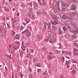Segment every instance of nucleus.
Returning <instances> with one entry per match:
<instances>
[{
    "label": "nucleus",
    "mask_w": 78,
    "mask_h": 78,
    "mask_svg": "<svg viewBox=\"0 0 78 78\" xmlns=\"http://www.w3.org/2000/svg\"><path fill=\"white\" fill-rule=\"evenodd\" d=\"M13 47L14 48V49H15V50H17V48H16V46H13Z\"/></svg>",
    "instance_id": "obj_36"
},
{
    "label": "nucleus",
    "mask_w": 78,
    "mask_h": 78,
    "mask_svg": "<svg viewBox=\"0 0 78 78\" xmlns=\"http://www.w3.org/2000/svg\"><path fill=\"white\" fill-rule=\"evenodd\" d=\"M8 56H9L8 55H5V58H8Z\"/></svg>",
    "instance_id": "obj_50"
},
{
    "label": "nucleus",
    "mask_w": 78,
    "mask_h": 78,
    "mask_svg": "<svg viewBox=\"0 0 78 78\" xmlns=\"http://www.w3.org/2000/svg\"><path fill=\"white\" fill-rule=\"evenodd\" d=\"M52 17L54 19H58V17L57 16H55V15H52Z\"/></svg>",
    "instance_id": "obj_9"
},
{
    "label": "nucleus",
    "mask_w": 78,
    "mask_h": 78,
    "mask_svg": "<svg viewBox=\"0 0 78 78\" xmlns=\"http://www.w3.org/2000/svg\"><path fill=\"white\" fill-rule=\"evenodd\" d=\"M67 68H69V67H70V64L69 65H67Z\"/></svg>",
    "instance_id": "obj_62"
},
{
    "label": "nucleus",
    "mask_w": 78,
    "mask_h": 78,
    "mask_svg": "<svg viewBox=\"0 0 78 78\" xmlns=\"http://www.w3.org/2000/svg\"><path fill=\"white\" fill-rule=\"evenodd\" d=\"M27 57L29 58V59H31V55L30 54H28L27 55Z\"/></svg>",
    "instance_id": "obj_20"
},
{
    "label": "nucleus",
    "mask_w": 78,
    "mask_h": 78,
    "mask_svg": "<svg viewBox=\"0 0 78 78\" xmlns=\"http://www.w3.org/2000/svg\"><path fill=\"white\" fill-rule=\"evenodd\" d=\"M42 75L43 76H45V75H47V73L45 72L44 73H43Z\"/></svg>",
    "instance_id": "obj_22"
},
{
    "label": "nucleus",
    "mask_w": 78,
    "mask_h": 78,
    "mask_svg": "<svg viewBox=\"0 0 78 78\" xmlns=\"http://www.w3.org/2000/svg\"><path fill=\"white\" fill-rule=\"evenodd\" d=\"M52 72V71L51 70H49V73L50 74H51V73Z\"/></svg>",
    "instance_id": "obj_48"
},
{
    "label": "nucleus",
    "mask_w": 78,
    "mask_h": 78,
    "mask_svg": "<svg viewBox=\"0 0 78 78\" xmlns=\"http://www.w3.org/2000/svg\"><path fill=\"white\" fill-rule=\"evenodd\" d=\"M20 37V36L18 34H16L15 37V39H19Z\"/></svg>",
    "instance_id": "obj_10"
},
{
    "label": "nucleus",
    "mask_w": 78,
    "mask_h": 78,
    "mask_svg": "<svg viewBox=\"0 0 78 78\" xmlns=\"http://www.w3.org/2000/svg\"><path fill=\"white\" fill-rule=\"evenodd\" d=\"M12 78H14V75L13 74H12Z\"/></svg>",
    "instance_id": "obj_60"
},
{
    "label": "nucleus",
    "mask_w": 78,
    "mask_h": 78,
    "mask_svg": "<svg viewBox=\"0 0 78 78\" xmlns=\"http://www.w3.org/2000/svg\"><path fill=\"white\" fill-rule=\"evenodd\" d=\"M50 25H51V23H48V29H50V28H51V27H50Z\"/></svg>",
    "instance_id": "obj_17"
},
{
    "label": "nucleus",
    "mask_w": 78,
    "mask_h": 78,
    "mask_svg": "<svg viewBox=\"0 0 78 78\" xmlns=\"http://www.w3.org/2000/svg\"><path fill=\"white\" fill-rule=\"evenodd\" d=\"M31 34L30 32L29 33L27 34H26V36H28V37L31 36Z\"/></svg>",
    "instance_id": "obj_21"
},
{
    "label": "nucleus",
    "mask_w": 78,
    "mask_h": 78,
    "mask_svg": "<svg viewBox=\"0 0 78 78\" xmlns=\"http://www.w3.org/2000/svg\"><path fill=\"white\" fill-rule=\"evenodd\" d=\"M32 70V69L31 67H30L29 69V71H30V72H31Z\"/></svg>",
    "instance_id": "obj_43"
},
{
    "label": "nucleus",
    "mask_w": 78,
    "mask_h": 78,
    "mask_svg": "<svg viewBox=\"0 0 78 78\" xmlns=\"http://www.w3.org/2000/svg\"><path fill=\"white\" fill-rule=\"evenodd\" d=\"M4 9L5 11H7V7L6 6H5L4 7Z\"/></svg>",
    "instance_id": "obj_30"
},
{
    "label": "nucleus",
    "mask_w": 78,
    "mask_h": 78,
    "mask_svg": "<svg viewBox=\"0 0 78 78\" xmlns=\"http://www.w3.org/2000/svg\"><path fill=\"white\" fill-rule=\"evenodd\" d=\"M56 5V2H55L54 1V6H55L56 9H58H58H59V7L58 6V5Z\"/></svg>",
    "instance_id": "obj_8"
},
{
    "label": "nucleus",
    "mask_w": 78,
    "mask_h": 78,
    "mask_svg": "<svg viewBox=\"0 0 78 78\" xmlns=\"http://www.w3.org/2000/svg\"><path fill=\"white\" fill-rule=\"evenodd\" d=\"M72 74H73V75H75V70H73L72 71Z\"/></svg>",
    "instance_id": "obj_23"
},
{
    "label": "nucleus",
    "mask_w": 78,
    "mask_h": 78,
    "mask_svg": "<svg viewBox=\"0 0 78 78\" xmlns=\"http://www.w3.org/2000/svg\"><path fill=\"white\" fill-rule=\"evenodd\" d=\"M72 9H76V7H75V6L72 7Z\"/></svg>",
    "instance_id": "obj_40"
},
{
    "label": "nucleus",
    "mask_w": 78,
    "mask_h": 78,
    "mask_svg": "<svg viewBox=\"0 0 78 78\" xmlns=\"http://www.w3.org/2000/svg\"><path fill=\"white\" fill-rule=\"evenodd\" d=\"M77 44H78V43H77L76 42H74V43H73V45H76Z\"/></svg>",
    "instance_id": "obj_41"
},
{
    "label": "nucleus",
    "mask_w": 78,
    "mask_h": 78,
    "mask_svg": "<svg viewBox=\"0 0 78 78\" xmlns=\"http://www.w3.org/2000/svg\"><path fill=\"white\" fill-rule=\"evenodd\" d=\"M31 53H33V52H34V50L31 49Z\"/></svg>",
    "instance_id": "obj_63"
},
{
    "label": "nucleus",
    "mask_w": 78,
    "mask_h": 78,
    "mask_svg": "<svg viewBox=\"0 0 78 78\" xmlns=\"http://www.w3.org/2000/svg\"><path fill=\"white\" fill-rule=\"evenodd\" d=\"M57 46L59 47V48H62L61 47V44L60 43H58L57 44Z\"/></svg>",
    "instance_id": "obj_18"
},
{
    "label": "nucleus",
    "mask_w": 78,
    "mask_h": 78,
    "mask_svg": "<svg viewBox=\"0 0 78 78\" xmlns=\"http://www.w3.org/2000/svg\"><path fill=\"white\" fill-rule=\"evenodd\" d=\"M44 30H46V27L47 26V23L46 22H45L44 23Z\"/></svg>",
    "instance_id": "obj_12"
},
{
    "label": "nucleus",
    "mask_w": 78,
    "mask_h": 78,
    "mask_svg": "<svg viewBox=\"0 0 78 78\" xmlns=\"http://www.w3.org/2000/svg\"><path fill=\"white\" fill-rule=\"evenodd\" d=\"M41 51H44V50H46V48L45 47H44L41 50Z\"/></svg>",
    "instance_id": "obj_34"
},
{
    "label": "nucleus",
    "mask_w": 78,
    "mask_h": 78,
    "mask_svg": "<svg viewBox=\"0 0 78 78\" xmlns=\"http://www.w3.org/2000/svg\"><path fill=\"white\" fill-rule=\"evenodd\" d=\"M64 76L61 75L60 76V78H64Z\"/></svg>",
    "instance_id": "obj_52"
},
{
    "label": "nucleus",
    "mask_w": 78,
    "mask_h": 78,
    "mask_svg": "<svg viewBox=\"0 0 78 78\" xmlns=\"http://www.w3.org/2000/svg\"><path fill=\"white\" fill-rule=\"evenodd\" d=\"M22 49L23 48V47H25V44H23V42H22Z\"/></svg>",
    "instance_id": "obj_25"
},
{
    "label": "nucleus",
    "mask_w": 78,
    "mask_h": 78,
    "mask_svg": "<svg viewBox=\"0 0 78 78\" xmlns=\"http://www.w3.org/2000/svg\"><path fill=\"white\" fill-rule=\"evenodd\" d=\"M65 56H62V59L63 60V62H64V61H65Z\"/></svg>",
    "instance_id": "obj_26"
},
{
    "label": "nucleus",
    "mask_w": 78,
    "mask_h": 78,
    "mask_svg": "<svg viewBox=\"0 0 78 78\" xmlns=\"http://www.w3.org/2000/svg\"><path fill=\"white\" fill-rule=\"evenodd\" d=\"M25 20L27 23H28L30 22V20L28 18L25 19Z\"/></svg>",
    "instance_id": "obj_14"
},
{
    "label": "nucleus",
    "mask_w": 78,
    "mask_h": 78,
    "mask_svg": "<svg viewBox=\"0 0 78 78\" xmlns=\"http://www.w3.org/2000/svg\"><path fill=\"white\" fill-rule=\"evenodd\" d=\"M37 14H42V13L41 12L39 11H37Z\"/></svg>",
    "instance_id": "obj_37"
},
{
    "label": "nucleus",
    "mask_w": 78,
    "mask_h": 78,
    "mask_svg": "<svg viewBox=\"0 0 78 78\" xmlns=\"http://www.w3.org/2000/svg\"><path fill=\"white\" fill-rule=\"evenodd\" d=\"M23 24L24 25H27V23H24V22L23 23Z\"/></svg>",
    "instance_id": "obj_59"
},
{
    "label": "nucleus",
    "mask_w": 78,
    "mask_h": 78,
    "mask_svg": "<svg viewBox=\"0 0 78 78\" xmlns=\"http://www.w3.org/2000/svg\"><path fill=\"white\" fill-rule=\"evenodd\" d=\"M74 50L75 51V52H78V49L76 48H74Z\"/></svg>",
    "instance_id": "obj_27"
},
{
    "label": "nucleus",
    "mask_w": 78,
    "mask_h": 78,
    "mask_svg": "<svg viewBox=\"0 0 78 78\" xmlns=\"http://www.w3.org/2000/svg\"><path fill=\"white\" fill-rule=\"evenodd\" d=\"M65 53H66V51H62V54L63 55H64V54Z\"/></svg>",
    "instance_id": "obj_33"
},
{
    "label": "nucleus",
    "mask_w": 78,
    "mask_h": 78,
    "mask_svg": "<svg viewBox=\"0 0 78 78\" xmlns=\"http://www.w3.org/2000/svg\"><path fill=\"white\" fill-rule=\"evenodd\" d=\"M30 44V41H28L27 43V45H29V44Z\"/></svg>",
    "instance_id": "obj_55"
},
{
    "label": "nucleus",
    "mask_w": 78,
    "mask_h": 78,
    "mask_svg": "<svg viewBox=\"0 0 78 78\" xmlns=\"http://www.w3.org/2000/svg\"><path fill=\"white\" fill-rule=\"evenodd\" d=\"M76 36L75 35V36H73V39H76V37H76Z\"/></svg>",
    "instance_id": "obj_39"
},
{
    "label": "nucleus",
    "mask_w": 78,
    "mask_h": 78,
    "mask_svg": "<svg viewBox=\"0 0 78 78\" xmlns=\"http://www.w3.org/2000/svg\"><path fill=\"white\" fill-rule=\"evenodd\" d=\"M29 78H32V75L30 74L29 75Z\"/></svg>",
    "instance_id": "obj_54"
},
{
    "label": "nucleus",
    "mask_w": 78,
    "mask_h": 78,
    "mask_svg": "<svg viewBox=\"0 0 78 78\" xmlns=\"http://www.w3.org/2000/svg\"><path fill=\"white\" fill-rule=\"evenodd\" d=\"M4 75H5V76H6V75H7V73L6 72H4Z\"/></svg>",
    "instance_id": "obj_56"
},
{
    "label": "nucleus",
    "mask_w": 78,
    "mask_h": 78,
    "mask_svg": "<svg viewBox=\"0 0 78 78\" xmlns=\"http://www.w3.org/2000/svg\"><path fill=\"white\" fill-rule=\"evenodd\" d=\"M42 14H43V15H46V13L45 12V11H43L42 12Z\"/></svg>",
    "instance_id": "obj_35"
},
{
    "label": "nucleus",
    "mask_w": 78,
    "mask_h": 78,
    "mask_svg": "<svg viewBox=\"0 0 78 78\" xmlns=\"http://www.w3.org/2000/svg\"><path fill=\"white\" fill-rule=\"evenodd\" d=\"M42 39V37L41 36L38 35L37 36V39L38 41H39V39Z\"/></svg>",
    "instance_id": "obj_7"
},
{
    "label": "nucleus",
    "mask_w": 78,
    "mask_h": 78,
    "mask_svg": "<svg viewBox=\"0 0 78 78\" xmlns=\"http://www.w3.org/2000/svg\"><path fill=\"white\" fill-rule=\"evenodd\" d=\"M16 43L18 45H19V44H20L19 42L18 41H16Z\"/></svg>",
    "instance_id": "obj_57"
},
{
    "label": "nucleus",
    "mask_w": 78,
    "mask_h": 78,
    "mask_svg": "<svg viewBox=\"0 0 78 78\" xmlns=\"http://www.w3.org/2000/svg\"><path fill=\"white\" fill-rule=\"evenodd\" d=\"M73 27L74 28L75 30H72L73 33L75 34L76 33H78V30L77 29H76V26L75 25H73Z\"/></svg>",
    "instance_id": "obj_3"
},
{
    "label": "nucleus",
    "mask_w": 78,
    "mask_h": 78,
    "mask_svg": "<svg viewBox=\"0 0 78 78\" xmlns=\"http://www.w3.org/2000/svg\"><path fill=\"white\" fill-rule=\"evenodd\" d=\"M69 64H70V62H69V61H67L65 65H66V64H67V65H69Z\"/></svg>",
    "instance_id": "obj_29"
},
{
    "label": "nucleus",
    "mask_w": 78,
    "mask_h": 78,
    "mask_svg": "<svg viewBox=\"0 0 78 78\" xmlns=\"http://www.w3.org/2000/svg\"><path fill=\"white\" fill-rule=\"evenodd\" d=\"M2 20H3V21H5V18L4 17H3L2 18Z\"/></svg>",
    "instance_id": "obj_64"
},
{
    "label": "nucleus",
    "mask_w": 78,
    "mask_h": 78,
    "mask_svg": "<svg viewBox=\"0 0 78 78\" xmlns=\"http://www.w3.org/2000/svg\"><path fill=\"white\" fill-rule=\"evenodd\" d=\"M29 5L31 6V7H32L33 6V5H32V2H30V3H29Z\"/></svg>",
    "instance_id": "obj_42"
},
{
    "label": "nucleus",
    "mask_w": 78,
    "mask_h": 78,
    "mask_svg": "<svg viewBox=\"0 0 78 78\" xmlns=\"http://www.w3.org/2000/svg\"><path fill=\"white\" fill-rule=\"evenodd\" d=\"M74 55L75 56H78V52H75L74 53Z\"/></svg>",
    "instance_id": "obj_24"
},
{
    "label": "nucleus",
    "mask_w": 78,
    "mask_h": 78,
    "mask_svg": "<svg viewBox=\"0 0 78 78\" xmlns=\"http://www.w3.org/2000/svg\"><path fill=\"white\" fill-rule=\"evenodd\" d=\"M54 52L55 53H58V51L57 50H55V51H54Z\"/></svg>",
    "instance_id": "obj_46"
},
{
    "label": "nucleus",
    "mask_w": 78,
    "mask_h": 78,
    "mask_svg": "<svg viewBox=\"0 0 78 78\" xmlns=\"http://www.w3.org/2000/svg\"><path fill=\"white\" fill-rule=\"evenodd\" d=\"M34 6V7H37L38 5L36 2H34L33 3Z\"/></svg>",
    "instance_id": "obj_11"
},
{
    "label": "nucleus",
    "mask_w": 78,
    "mask_h": 78,
    "mask_svg": "<svg viewBox=\"0 0 78 78\" xmlns=\"http://www.w3.org/2000/svg\"><path fill=\"white\" fill-rule=\"evenodd\" d=\"M54 25H56L57 24H58V21H56V20H54Z\"/></svg>",
    "instance_id": "obj_19"
},
{
    "label": "nucleus",
    "mask_w": 78,
    "mask_h": 78,
    "mask_svg": "<svg viewBox=\"0 0 78 78\" xmlns=\"http://www.w3.org/2000/svg\"><path fill=\"white\" fill-rule=\"evenodd\" d=\"M65 54H66V55L68 57H66V58H68V59H70V58L69 57H70L71 56V55H72V52H70L68 51H66L65 52Z\"/></svg>",
    "instance_id": "obj_2"
},
{
    "label": "nucleus",
    "mask_w": 78,
    "mask_h": 78,
    "mask_svg": "<svg viewBox=\"0 0 78 78\" xmlns=\"http://www.w3.org/2000/svg\"><path fill=\"white\" fill-rule=\"evenodd\" d=\"M42 2L43 5H45L47 4V2L45 0H43Z\"/></svg>",
    "instance_id": "obj_15"
},
{
    "label": "nucleus",
    "mask_w": 78,
    "mask_h": 78,
    "mask_svg": "<svg viewBox=\"0 0 78 78\" xmlns=\"http://www.w3.org/2000/svg\"><path fill=\"white\" fill-rule=\"evenodd\" d=\"M65 5H66V3H63L62 4V6H65Z\"/></svg>",
    "instance_id": "obj_61"
},
{
    "label": "nucleus",
    "mask_w": 78,
    "mask_h": 78,
    "mask_svg": "<svg viewBox=\"0 0 78 78\" xmlns=\"http://www.w3.org/2000/svg\"><path fill=\"white\" fill-rule=\"evenodd\" d=\"M21 6L22 7H23V8H24L25 7V5H23V4H21Z\"/></svg>",
    "instance_id": "obj_53"
},
{
    "label": "nucleus",
    "mask_w": 78,
    "mask_h": 78,
    "mask_svg": "<svg viewBox=\"0 0 78 78\" xmlns=\"http://www.w3.org/2000/svg\"><path fill=\"white\" fill-rule=\"evenodd\" d=\"M37 59L36 58H35L34 59V61H37Z\"/></svg>",
    "instance_id": "obj_51"
},
{
    "label": "nucleus",
    "mask_w": 78,
    "mask_h": 78,
    "mask_svg": "<svg viewBox=\"0 0 78 78\" xmlns=\"http://www.w3.org/2000/svg\"><path fill=\"white\" fill-rule=\"evenodd\" d=\"M11 52H12V54H14V50H12L11 51Z\"/></svg>",
    "instance_id": "obj_49"
},
{
    "label": "nucleus",
    "mask_w": 78,
    "mask_h": 78,
    "mask_svg": "<svg viewBox=\"0 0 78 78\" xmlns=\"http://www.w3.org/2000/svg\"><path fill=\"white\" fill-rule=\"evenodd\" d=\"M63 30L64 31H65L66 30V28L65 27H63Z\"/></svg>",
    "instance_id": "obj_45"
},
{
    "label": "nucleus",
    "mask_w": 78,
    "mask_h": 78,
    "mask_svg": "<svg viewBox=\"0 0 78 78\" xmlns=\"http://www.w3.org/2000/svg\"><path fill=\"white\" fill-rule=\"evenodd\" d=\"M48 58L49 60H50L51 59H52V57H51V56L50 55H49Z\"/></svg>",
    "instance_id": "obj_28"
},
{
    "label": "nucleus",
    "mask_w": 78,
    "mask_h": 78,
    "mask_svg": "<svg viewBox=\"0 0 78 78\" xmlns=\"http://www.w3.org/2000/svg\"><path fill=\"white\" fill-rule=\"evenodd\" d=\"M20 76L21 77H23V74L22 73H20Z\"/></svg>",
    "instance_id": "obj_58"
},
{
    "label": "nucleus",
    "mask_w": 78,
    "mask_h": 78,
    "mask_svg": "<svg viewBox=\"0 0 78 78\" xmlns=\"http://www.w3.org/2000/svg\"><path fill=\"white\" fill-rule=\"evenodd\" d=\"M25 46H23V50L21 51V52L20 54L21 55V56H22L23 54L25 53Z\"/></svg>",
    "instance_id": "obj_5"
},
{
    "label": "nucleus",
    "mask_w": 78,
    "mask_h": 78,
    "mask_svg": "<svg viewBox=\"0 0 78 78\" xmlns=\"http://www.w3.org/2000/svg\"><path fill=\"white\" fill-rule=\"evenodd\" d=\"M62 18L63 19H66V17L65 16L63 15L62 16Z\"/></svg>",
    "instance_id": "obj_47"
},
{
    "label": "nucleus",
    "mask_w": 78,
    "mask_h": 78,
    "mask_svg": "<svg viewBox=\"0 0 78 78\" xmlns=\"http://www.w3.org/2000/svg\"><path fill=\"white\" fill-rule=\"evenodd\" d=\"M41 69H37V72L38 73H39V72H41Z\"/></svg>",
    "instance_id": "obj_38"
},
{
    "label": "nucleus",
    "mask_w": 78,
    "mask_h": 78,
    "mask_svg": "<svg viewBox=\"0 0 78 78\" xmlns=\"http://www.w3.org/2000/svg\"><path fill=\"white\" fill-rule=\"evenodd\" d=\"M36 66H37V67H40L42 66V64L41 63H38L37 65H36Z\"/></svg>",
    "instance_id": "obj_16"
},
{
    "label": "nucleus",
    "mask_w": 78,
    "mask_h": 78,
    "mask_svg": "<svg viewBox=\"0 0 78 78\" xmlns=\"http://www.w3.org/2000/svg\"><path fill=\"white\" fill-rule=\"evenodd\" d=\"M56 42V39L54 38H52L49 41V42L50 43H55Z\"/></svg>",
    "instance_id": "obj_4"
},
{
    "label": "nucleus",
    "mask_w": 78,
    "mask_h": 78,
    "mask_svg": "<svg viewBox=\"0 0 78 78\" xmlns=\"http://www.w3.org/2000/svg\"><path fill=\"white\" fill-rule=\"evenodd\" d=\"M32 8H30V10L28 13V17H29L30 19H32L33 20H34L36 18V15H33V12L32 11Z\"/></svg>",
    "instance_id": "obj_1"
},
{
    "label": "nucleus",
    "mask_w": 78,
    "mask_h": 78,
    "mask_svg": "<svg viewBox=\"0 0 78 78\" xmlns=\"http://www.w3.org/2000/svg\"><path fill=\"white\" fill-rule=\"evenodd\" d=\"M60 32L59 33V34H62L63 33V32H62V30H60Z\"/></svg>",
    "instance_id": "obj_32"
},
{
    "label": "nucleus",
    "mask_w": 78,
    "mask_h": 78,
    "mask_svg": "<svg viewBox=\"0 0 78 78\" xmlns=\"http://www.w3.org/2000/svg\"><path fill=\"white\" fill-rule=\"evenodd\" d=\"M52 29H54V30L56 29V26H52Z\"/></svg>",
    "instance_id": "obj_31"
},
{
    "label": "nucleus",
    "mask_w": 78,
    "mask_h": 78,
    "mask_svg": "<svg viewBox=\"0 0 78 78\" xmlns=\"http://www.w3.org/2000/svg\"><path fill=\"white\" fill-rule=\"evenodd\" d=\"M28 33V29L26 30L25 31L22 32V34H26Z\"/></svg>",
    "instance_id": "obj_6"
},
{
    "label": "nucleus",
    "mask_w": 78,
    "mask_h": 78,
    "mask_svg": "<svg viewBox=\"0 0 78 78\" xmlns=\"http://www.w3.org/2000/svg\"><path fill=\"white\" fill-rule=\"evenodd\" d=\"M15 34H16V33L14 32H12V36H14V35H15Z\"/></svg>",
    "instance_id": "obj_44"
},
{
    "label": "nucleus",
    "mask_w": 78,
    "mask_h": 78,
    "mask_svg": "<svg viewBox=\"0 0 78 78\" xmlns=\"http://www.w3.org/2000/svg\"><path fill=\"white\" fill-rule=\"evenodd\" d=\"M70 14L71 17H75V14L73 12L71 13Z\"/></svg>",
    "instance_id": "obj_13"
}]
</instances>
